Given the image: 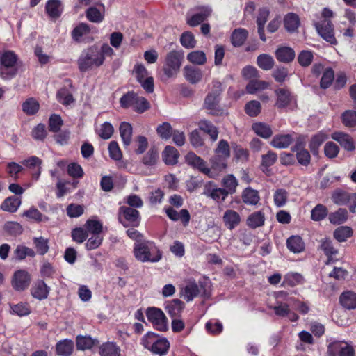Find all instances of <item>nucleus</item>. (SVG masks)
<instances>
[{
	"label": "nucleus",
	"mask_w": 356,
	"mask_h": 356,
	"mask_svg": "<svg viewBox=\"0 0 356 356\" xmlns=\"http://www.w3.org/2000/svg\"><path fill=\"white\" fill-rule=\"evenodd\" d=\"M213 88L215 91L209 93L205 98L204 107L210 111L213 115H219L222 113V110L219 108L218 103L220 101V94L222 91L221 83L219 81L213 83Z\"/></svg>",
	"instance_id": "nucleus-6"
},
{
	"label": "nucleus",
	"mask_w": 356,
	"mask_h": 356,
	"mask_svg": "<svg viewBox=\"0 0 356 356\" xmlns=\"http://www.w3.org/2000/svg\"><path fill=\"white\" fill-rule=\"evenodd\" d=\"M293 137L292 134H277L270 141V145L277 149H285L292 143Z\"/></svg>",
	"instance_id": "nucleus-18"
},
{
	"label": "nucleus",
	"mask_w": 356,
	"mask_h": 356,
	"mask_svg": "<svg viewBox=\"0 0 356 356\" xmlns=\"http://www.w3.org/2000/svg\"><path fill=\"white\" fill-rule=\"evenodd\" d=\"M120 103L122 108L133 107L134 111L139 113L145 112L149 108V104L147 100L143 97L138 96L134 92H128L120 98Z\"/></svg>",
	"instance_id": "nucleus-4"
},
{
	"label": "nucleus",
	"mask_w": 356,
	"mask_h": 356,
	"mask_svg": "<svg viewBox=\"0 0 356 356\" xmlns=\"http://www.w3.org/2000/svg\"><path fill=\"white\" fill-rule=\"evenodd\" d=\"M294 50L289 47H280L275 51V57L277 60L282 63H290L295 58Z\"/></svg>",
	"instance_id": "nucleus-20"
},
{
	"label": "nucleus",
	"mask_w": 356,
	"mask_h": 356,
	"mask_svg": "<svg viewBox=\"0 0 356 356\" xmlns=\"http://www.w3.org/2000/svg\"><path fill=\"white\" fill-rule=\"evenodd\" d=\"M169 347L170 343L168 341L159 336L150 351L154 354H158L162 356L167 353Z\"/></svg>",
	"instance_id": "nucleus-36"
},
{
	"label": "nucleus",
	"mask_w": 356,
	"mask_h": 356,
	"mask_svg": "<svg viewBox=\"0 0 356 356\" xmlns=\"http://www.w3.org/2000/svg\"><path fill=\"white\" fill-rule=\"evenodd\" d=\"M136 259L141 262H157L161 259V252L154 243L145 241L137 242L134 248Z\"/></svg>",
	"instance_id": "nucleus-1"
},
{
	"label": "nucleus",
	"mask_w": 356,
	"mask_h": 356,
	"mask_svg": "<svg viewBox=\"0 0 356 356\" xmlns=\"http://www.w3.org/2000/svg\"><path fill=\"white\" fill-rule=\"evenodd\" d=\"M63 124V120L59 115L53 114L49 120V130L57 133Z\"/></svg>",
	"instance_id": "nucleus-60"
},
{
	"label": "nucleus",
	"mask_w": 356,
	"mask_h": 356,
	"mask_svg": "<svg viewBox=\"0 0 356 356\" xmlns=\"http://www.w3.org/2000/svg\"><path fill=\"white\" fill-rule=\"evenodd\" d=\"M300 24V18L295 13H288L284 18V27L289 32H295L299 27Z\"/></svg>",
	"instance_id": "nucleus-31"
},
{
	"label": "nucleus",
	"mask_w": 356,
	"mask_h": 356,
	"mask_svg": "<svg viewBox=\"0 0 356 356\" xmlns=\"http://www.w3.org/2000/svg\"><path fill=\"white\" fill-rule=\"evenodd\" d=\"M199 127L204 132L208 134L212 141H216L218 138V131L217 128L207 120H201L199 123Z\"/></svg>",
	"instance_id": "nucleus-41"
},
{
	"label": "nucleus",
	"mask_w": 356,
	"mask_h": 356,
	"mask_svg": "<svg viewBox=\"0 0 356 356\" xmlns=\"http://www.w3.org/2000/svg\"><path fill=\"white\" fill-rule=\"evenodd\" d=\"M39 108L40 104L33 97L27 99L22 104V111L29 115L35 114L38 111Z\"/></svg>",
	"instance_id": "nucleus-43"
},
{
	"label": "nucleus",
	"mask_w": 356,
	"mask_h": 356,
	"mask_svg": "<svg viewBox=\"0 0 356 356\" xmlns=\"http://www.w3.org/2000/svg\"><path fill=\"white\" fill-rule=\"evenodd\" d=\"M243 202L248 205H256L260 200L259 193L252 188H246L242 193Z\"/></svg>",
	"instance_id": "nucleus-24"
},
{
	"label": "nucleus",
	"mask_w": 356,
	"mask_h": 356,
	"mask_svg": "<svg viewBox=\"0 0 356 356\" xmlns=\"http://www.w3.org/2000/svg\"><path fill=\"white\" fill-rule=\"evenodd\" d=\"M33 243L37 252L40 255L45 254L49 250L48 240L43 238H34Z\"/></svg>",
	"instance_id": "nucleus-55"
},
{
	"label": "nucleus",
	"mask_w": 356,
	"mask_h": 356,
	"mask_svg": "<svg viewBox=\"0 0 356 356\" xmlns=\"http://www.w3.org/2000/svg\"><path fill=\"white\" fill-rule=\"evenodd\" d=\"M159 335L152 332H148L141 339V344L148 350H151L156 341Z\"/></svg>",
	"instance_id": "nucleus-58"
},
{
	"label": "nucleus",
	"mask_w": 356,
	"mask_h": 356,
	"mask_svg": "<svg viewBox=\"0 0 356 356\" xmlns=\"http://www.w3.org/2000/svg\"><path fill=\"white\" fill-rule=\"evenodd\" d=\"M217 156H222L224 159H227L230 156L229 145L225 140H221L218 143V147L216 149Z\"/></svg>",
	"instance_id": "nucleus-61"
},
{
	"label": "nucleus",
	"mask_w": 356,
	"mask_h": 356,
	"mask_svg": "<svg viewBox=\"0 0 356 356\" xmlns=\"http://www.w3.org/2000/svg\"><path fill=\"white\" fill-rule=\"evenodd\" d=\"M186 163L210 178H215L218 175L212 172L211 169L207 166L206 162L193 152H189L186 156Z\"/></svg>",
	"instance_id": "nucleus-11"
},
{
	"label": "nucleus",
	"mask_w": 356,
	"mask_h": 356,
	"mask_svg": "<svg viewBox=\"0 0 356 356\" xmlns=\"http://www.w3.org/2000/svg\"><path fill=\"white\" fill-rule=\"evenodd\" d=\"M187 59L189 62L198 65H204L207 61L206 54L200 50L190 52L187 55Z\"/></svg>",
	"instance_id": "nucleus-49"
},
{
	"label": "nucleus",
	"mask_w": 356,
	"mask_h": 356,
	"mask_svg": "<svg viewBox=\"0 0 356 356\" xmlns=\"http://www.w3.org/2000/svg\"><path fill=\"white\" fill-rule=\"evenodd\" d=\"M21 204L20 198L15 196L7 197L1 204L2 210L10 213L15 212Z\"/></svg>",
	"instance_id": "nucleus-37"
},
{
	"label": "nucleus",
	"mask_w": 356,
	"mask_h": 356,
	"mask_svg": "<svg viewBox=\"0 0 356 356\" xmlns=\"http://www.w3.org/2000/svg\"><path fill=\"white\" fill-rule=\"evenodd\" d=\"M353 234L352 229L348 226H341L337 228L334 232V237L339 242H343L350 238Z\"/></svg>",
	"instance_id": "nucleus-48"
},
{
	"label": "nucleus",
	"mask_w": 356,
	"mask_h": 356,
	"mask_svg": "<svg viewBox=\"0 0 356 356\" xmlns=\"http://www.w3.org/2000/svg\"><path fill=\"white\" fill-rule=\"evenodd\" d=\"M179 154L178 151L172 146L165 147L162 153L163 160L167 165H175L178 161Z\"/></svg>",
	"instance_id": "nucleus-32"
},
{
	"label": "nucleus",
	"mask_w": 356,
	"mask_h": 356,
	"mask_svg": "<svg viewBox=\"0 0 356 356\" xmlns=\"http://www.w3.org/2000/svg\"><path fill=\"white\" fill-rule=\"evenodd\" d=\"M47 135L45 125L40 123L31 131V136L36 140H43Z\"/></svg>",
	"instance_id": "nucleus-59"
},
{
	"label": "nucleus",
	"mask_w": 356,
	"mask_h": 356,
	"mask_svg": "<svg viewBox=\"0 0 356 356\" xmlns=\"http://www.w3.org/2000/svg\"><path fill=\"white\" fill-rule=\"evenodd\" d=\"M261 104L256 100L248 102L245 106L246 113L251 117L258 115L261 112Z\"/></svg>",
	"instance_id": "nucleus-54"
},
{
	"label": "nucleus",
	"mask_w": 356,
	"mask_h": 356,
	"mask_svg": "<svg viewBox=\"0 0 356 356\" xmlns=\"http://www.w3.org/2000/svg\"><path fill=\"white\" fill-rule=\"evenodd\" d=\"M185 79L192 84L200 82L202 78V72L200 69L186 65L184 67Z\"/></svg>",
	"instance_id": "nucleus-19"
},
{
	"label": "nucleus",
	"mask_w": 356,
	"mask_h": 356,
	"mask_svg": "<svg viewBox=\"0 0 356 356\" xmlns=\"http://www.w3.org/2000/svg\"><path fill=\"white\" fill-rule=\"evenodd\" d=\"M57 98L58 102L63 105H70L74 102L72 95L65 88L58 90L57 92Z\"/></svg>",
	"instance_id": "nucleus-63"
},
{
	"label": "nucleus",
	"mask_w": 356,
	"mask_h": 356,
	"mask_svg": "<svg viewBox=\"0 0 356 356\" xmlns=\"http://www.w3.org/2000/svg\"><path fill=\"white\" fill-rule=\"evenodd\" d=\"M321 249L324 252L325 254L328 257L327 264L331 261V257L338 253V250L333 246L332 241L327 238L321 240Z\"/></svg>",
	"instance_id": "nucleus-42"
},
{
	"label": "nucleus",
	"mask_w": 356,
	"mask_h": 356,
	"mask_svg": "<svg viewBox=\"0 0 356 356\" xmlns=\"http://www.w3.org/2000/svg\"><path fill=\"white\" fill-rule=\"evenodd\" d=\"M332 138L337 141L341 147L348 151L355 149V144L353 138L343 132H335L332 135Z\"/></svg>",
	"instance_id": "nucleus-17"
},
{
	"label": "nucleus",
	"mask_w": 356,
	"mask_h": 356,
	"mask_svg": "<svg viewBox=\"0 0 356 356\" xmlns=\"http://www.w3.org/2000/svg\"><path fill=\"white\" fill-rule=\"evenodd\" d=\"M348 217V213L346 209L339 208L334 212H331L328 215V220L331 224L341 225L346 222Z\"/></svg>",
	"instance_id": "nucleus-29"
},
{
	"label": "nucleus",
	"mask_w": 356,
	"mask_h": 356,
	"mask_svg": "<svg viewBox=\"0 0 356 356\" xmlns=\"http://www.w3.org/2000/svg\"><path fill=\"white\" fill-rule=\"evenodd\" d=\"M314 25L317 33L326 42L331 44H337L334 33V26L331 20L323 19L318 22H314Z\"/></svg>",
	"instance_id": "nucleus-7"
},
{
	"label": "nucleus",
	"mask_w": 356,
	"mask_h": 356,
	"mask_svg": "<svg viewBox=\"0 0 356 356\" xmlns=\"http://www.w3.org/2000/svg\"><path fill=\"white\" fill-rule=\"evenodd\" d=\"M222 221L228 229L233 230L240 225L241 217L237 211L233 209H227L224 212Z\"/></svg>",
	"instance_id": "nucleus-13"
},
{
	"label": "nucleus",
	"mask_w": 356,
	"mask_h": 356,
	"mask_svg": "<svg viewBox=\"0 0 356 356\" xmlns=\"http://www.w3.org/2000/svg\"><path fill=\"white\" fill-rule=\"evenodd\" d=\"M95 344V340L90 337L78 336L76 338V347L79 350L91 348Z\"/></svg>",
	"instance_id": "nucleus-57"
},
{
	"label": "nucleus",
	"mask_w": 356,
	"mask_h": 356,
	"mask_svg": "<svg viewBox=\"0 0 356 356\" xmlns=\"http://www.w3.org/2000/svg\"><path fill=\"white\" fill-rule=\"evenodd\" d=\"M204 194L217 202L225 200L228 195L225 189L217 188L213 182H209L206 185Z\"/></svg>",
	"instance_id": "nucleus-14"
},
{
	"label": "nucleus",
	"mask_w": 356,
	"mask_h": 356,
	"mask_svg": "<svg viewBox=\"0 0 356 356\" xmlns=\"http://www.w3.org/2000/svg\"><path fill=\"white\" fill-rule=\"evenodd\" d=\"M268 83L264 81L254 79L249 81L246 86V91L250 94H254L258 90L268 88Z\"/></svg>",
	"instance_id": "nucleus-46"
},
{
	"label": "nucleus",
	"mask_w": 356,
	"mask_h": 356,
	"mask_svg": "<svg viewBox=\"0 0 356 356\" xmlns=\"http://www.w3.org/2000/svg\"><path fill=\"white\" fill-rule=\"evenodd\" d=\"M288 249L293 253H300L305 250V243L299 236H291L286 241Z\"/></svg>",
	"instance_id": "nucleus-26"
},
{
	"label": "nucleus",
	"mask_w": 356,
	"mask_h": 356,
	"mask_svg": "<svg viewBox=\"0 0 356 356\" xmlns=\"http://www.w3.org/2000/svg\"><path fill=\"white\" fill-rule=\"evenodd\" d=\"M184 308V303L179 299H174L165 306V310L171 316H178Z\"/></svg>",
	"instance_id": "nucleus-45"
},
{
	"label": "nucleus",
	"mask_w": 356,
	"mask_h": 356,
	"mask_svg": "<svg viewBox=\"0 0 356 356\" xmlns=\"http://www.w3.org/2000/svg\"><path fill=\"white\" fill-rule=\"evenodd\" d=\"M252 128L257 136L263 138H269L273 135L270 126L264 122L254 123Z\"/></svg>",
	"instance_id": "nucleus-34"
},
{
	"label": "nucleus",
	"mask_w": 356,
	"mask_h": 356,
	"mask_svg": "<svg viewBox=\"0 0 356 356\" xmlns=\"http://www.w3.org/2000/svg\"><path fill=\"white\" fill-rule=\"evenodd\" d=\"M17 55L11 51L3 52L0 56V75L4 79H10L17 73Z\"/></svg>",
	"instance_id": "nucleus-3"
},
{
	"label": "nucleus",
	"mask_w": 356,
	"mask_h": 356,
	"mask_svg": "<svg viewBox=\"0 0 356 356\" xmlns=\"http://www.w3.org/2000/svg\"><path fill=\"white\" fill-rule=\"evenodd\" d=\"M264 213L261 211H256L251 213L247 218V225L252 229L261 227L264 224Z\"/></svg>",
	"instance_id": "nucleus-35"
},
{
	"label": "nucleus",
	"mask_w": 356,
	"mask_h": 356,
	"mask_svg": "<svg viewBox=\"0 0 356 356\" xmlns=\"http://www.w3.org/2000/svg\"><path fill=\"white\" fill-rule=\"evenodd\" d=\"M99 8L91 6L86 11V18L91 22L100 23L104 17V6L102 3L97 4Z\"/></svg>",
	"instance_id": "nucleus-16"
},
{
	"label": "nucleus",
	"mask_w": 356,
	"mask_h": 356,
	"mask_svg": "<svg viewBox=\"0 0 356 356\" xmlns=\"http://www.w3.org/2000/svg\"><path fill=\"white\" fill-rule=\"evenodd\" d=\"M327 353L329 356H355L353 346L344 341H334L329 343Z\"/></svg>",
	"instance_id": "nucleus-9"
},
{
	"label": "nucleus",
	"mask_w": 356,
	"mask_h": 356,
	"mask_svg": "<svg viewBox=\"0 0 356 356\" xmlns=\"http://www.w3.org/2000/svg\"><path fill=\"white\" fill-rule=\"evenodd\" d=\"M341 305L347 309H356V293L353 291L343 292L340 296Z\"/></svg>",
	"instance_id": "nucleus-28"
},
{
	"label": "nucleus",
	"mask_w": 356,
	"mask_h": 356,
	"mask_svg": "<svg viewBox=\"0 0 356 356\" xmlns=\"http://www.w3.org/2000/svg\"><path fill=\"white\" fill-rule=\"evenodd\" d=\"M180 42L184 47L188 49L195 47L196 44L194 35L189 31L184 32L181 34Z\"/></svg>",
	"instance_id": "nucleus-62"
},
{
	"label": "nucleus",
	"mask_w": 356,
	"mask_h": 356,
	"mask_svg": "<svg viewBox=\"0 0 356 356\" xmlns=\"http://www.w3.org/2000/svg\"><path fill=\"white\" fill-rule=\"evenodd\" d=\"M314 58L313 53L310 51L303 50L298 56V63L302 67H308L312 63Z\"/></svg>",
	"instance_id": "nucleus-56"
},
{
	"label": "nucleus",
	"mask_w": 356,
	"mask_h": 356,
	"mask_svg": "<svg viewBox=\"0 0 356 356\" xmlns=\"http://www.w3.org/2000/svg\"><path fill=\"white\" fill-rule=\"evenodd\" d=\"M79 69L81 72H86L94 67H99L103 64L102 56L99 53V48L90 47L82 51L78 60Z\"/></svg>",
	"instance_id": "nucleus-2"
},
{
	"label": "nucleus",
	"mask_w": 356,
	"mask_h": 356,
	"mask_svg": "<svg viewBox=\"0 0 356 356\" xmlns=\"http://www.w3.org/2000/svg\"><path fill=\"white\" fill-rule=\"evenodd\" d=\"M222 185L225 188V189L227 191V193H234L236 192V188L238 186V181L236 177L230 174L226 175L222 179Z\"/></svg>",
	"instance_id": "nucleus-50"
},
{
	"label": "nucleus",
	"mask_w": 356,
	"mask_h": 356,
	"mask_svg": "<svg viewBox=\"0 0 356 356\" xmlns=\"http://www.w3.org/2000/svg\"><path fill=\"white\" fill-rule=\"evenodd\" d=\"M120 347L113 342L104 343L99 348L101 356H120Z\"/></svg>",
	"instance_id": "nucleus-33"
},
{
	"label": "nucleus",
	"mask_w": 356,
	"mask_h": 356,
	"mask_svg": "<svg viewBox=\"0 0 356 356\" xmlns=\"http://www.w3.org/2000/svg\"><path fill=\"white\" fill-rule=\"evenodd\" d=\"M46 10L51 17H58L62 12L61 2L59 0H49L47 3Z\"/></svg>",
	"instance_id": "nucleus-44"
},
{
	"label": "nucleus",
	"mask_w": 356,
	"mask_h": 356,
	"mask_svg": "<svg viewBox=\"0 0 356 356\" xmlns=\"http://www.w3.org/2000/svg\"><path fill=\"white\" fill-rule=\"evenodd\" d=\"M277 97L275 106L277 108H284L289 106L293 99L291 91L285 88H279L275 90Z\"/></svg>",
	"instance_id": "nucleus-15"
},
{
	"label": "nucleus",
	"mask_w": 356,
	"mask_h": 356,
	"mask_svg": "<svg viewBox=\"0 0 356 356\" xmlns=\"http://www.w3.org/2000/svg\"><path fill=\"white\" fill-rule=\"evenodd\" d=\"M327 139V135L323 132H318L314 135L310 141L309 148L314 155L318 153L319 147Z\"/></svg>",
	"instance_id": "nucleus-38"
},
{
	"label": "nucleus",
	"mask_w": 356,
	"mask_h": 356,
	"mask_svg": "<svg viewBox=\"0 0 356 356\" xmlns=\"http://www.w3.org/2000/svg\"><path fill=\"white\" fill-rule=\"evenodd\" d=\"M184 59V54L181 51H171L165 57V64L163 67L164 74L168 78H171L177 74Z\"/></svg>",
	"instance_id": "nucleus-5"
},
{
	"label": "nucleus",
	"mask_w": 356,
	"mask_h": 356,
	"mask_svg": "<svg viewBox=\"0 0 356 356\" xmlns=\"http://www.w3.org/2000/svg\"><path fill=\"white\" fill-rule=\"evenodd\" d=\"M49 292V288L42 280L37 282L31 289L32 296L39 300L47 298Z\"/></svg>",
	"instance_id": "nucleus-23"
},
{
	"label": "nucleus",
	"mask_w": 356,
	"mask_h": 356,
	"mask_svg": "<svg viewBox=\"0 0 356 356\" xmlns=\"http://www.w3.org/2000/svg\"><path fill=\"white\" fill-rule=\"evenodd\" d=\"M146 315L148 321L156 330L162 332L168 330L167 318L161 309L149 307L147 309Z\"/></svg>",
	"instance_id": "nucleus-8"
},
{
	"label": "nucleus",
	"mask_w": 356,
	"mask_h": 356,
	"mask_svg": "<svg viewBox=\"0 0 356 356\" xmlns=\"http://www.w3.org/2000/svg\"><path fill=\"white\" fill-rule=\"evenodd\" d=\"M274 203L277 207H282L287 202L288 192L283 188L277 189L273 195Z\"/></svg>",
	"instance_id": "nucleus-53"
},
{
	"label": "nucleus",
	"mask_w": 356,
	"mask_h": 356,
	"mask_svg": "<svg viewBox=\"0 0 356 356\" xmlns=\"http://www.w3.org/2000/svg\"><path fill=\"white\" fill-rule=\"evenodd\" d=\"M193 10L194 13L186 17L187 24L192 27L204 22L212 13V8L209 6H198L195 7Z\"/></svg>",
	"instance_id": "nucleus-10"
},
{
	"label": "nucleus",
	"mask_w": 356,
	"mask_h": 356,
	"mask_svg": "<svg viewBox=\"0 0 356 356\" xmlns=\"http://www.w3.org/2000/svg\"><path fill=\"white\" fill-rule=\"evenodd\" d=\"M30 282L29 274L25 270H20L15 273L12 285L15 290L23 291L29 286Z\"/></svg>",
	"instance_id": "nucleus-12"
},
{
	"label": "nucleus",
	"mask_w": 356,
	"mask_h": 356,
	"mask_svg": "<svg viewBox=\"0 0 356 356\" xmlns=\"http://www.w3.org/2000/svg\"><path fill=\"white\" fill-rule=\"evenodd\" d=\"M327 215V208L322 204H318L311 211V219L314 221H321L325 219Z\"/></svg>",
	"instance_id": "nucleus-40"
},
{
	"label": "nucleus",
	"mask_w": 356,
	"mask_h": 356,
	"mask_svg": "<svg viewBox=\"0 0 356 356\" xmlns=\"http://www.w3.org/2000/svg\"><path fill=\"white\" fill-rule=\"evenodd\" d=\"M248 31L243 28L236 29L231 35V42L234 47L242 46L246 40Z\"/></svg>",
	"instance_id": "nucleus-25"
},
{
	"label": "nucleus",
	"mask_w": 356,
	"mask_h": 356,
	"mask_svg": "<svg viewBox=\"0 0 356 356\" xmlns=\"http://www.w3.org/2000/svg\"><path fill=\"white\" fill-rule=\"evenodd\" d=\"M74 349L72 340L65 339L58 341L56 346V353L60 356H70Z\"/></svg>",
	"instance_id": "nucleus-30"
},
{
	"label": "nucleus",
	"mask_w": 356,
	"mask_h": 356,
	"mask_svg": "<svg viewBox=\"0 0 356 356\" xmlns=\"http://www.w3.org/2000/svg\"><path fill=\"white\" fill-rule=\"evenodd\" d=\"M343 124L347 127H356V111L347 110L341 115Z\"/></svg>",
	"instance_id": "nucleus-52"
},
{
	"label": "nucleus",
	"mask_w": 356,
	"mask_h": 356,
	"mask_svg": "<svg viewBox=\"0 0 356 356\" xmlns=\"http://www.w3.org/2000/svg\"><path fill=\"white\" fill-rule=\"evenodd\" d=\"M113 131L114 129L112 124L108 122H105L102 124L101 128L99 130L98 135L102 139L107 140L112 136Z\"/></svg>",
	"instance_id": "nucleus-64"
},
{
	"label": "nucleus",
	"mask_w": 356,
	"mask_h": 356,
	"mask_svg": "<svg viewBox=\"0 0 356 356\" xmlns=\"http://www.w3.org/2000/svg\"><path fill=\"white\" fill-rule=\"evenodd\" d=\"M200 293V289L195 282H189L181 289V297L187 302L191 301Z\"/></svg>",
	"instance_id": "nucleus-22"
},
{
	"label": "nucleus",
	"mask_w": 356,
	"mask_h": 356,
	"mask_svg": "<svg viewBox=\"0 0 356 356\" xmlns=\"http://www.w3.org/2000/svg\"><path fill=\"white\" fill-rule=\"evenodd\" d=\"M355 194L349 193L342 190H336L332 195V200L337 205H345L348 204L353 198L355 199Z\"/></svg>",
	"instance_id": "nucleus-21"
},
{
	"label": "nucleus",
	"mask_w": 356,
	"mask_h": 356,
	"mask_svg": "<svg viewBox=\"0 0 356 356\" xmlns=\"http://www.w3.org/2000/svg\"><path fill=\"white\" fill-rule=\"evenodd\" d=\"M120 134L124 146H129L131 141L132 127L126 122H123L120 126Z\"/></svg>",
	"instance_id": "nucleus-39"
},
{
	"label": "nucleus",
	"mask_w": 356,
	"mask_h": 356,
	"mask_svg": "<svg viewBox=\"0 0 356 356\" xmlns=\"http://www.w3.org/2000/svg\"><path fill=\"white\" fill-rule=\"evenodd\" d=\"M257 65L264 70H270L273 68L275 61L273 57L266 54H260L257 59Z\"/></svg>",
	"instance_id": "nucleus-47"
},
{
	"label": "nucleus",
	"mask_w": 356,
	"mask_h": 356,
	"mask_svg": "<svg viewBox=\"0 0 356 356\" xmlns=\"http://www.w3.org/2000/svg\"><path fill=\"white\" fill-rule=\"evenodd\" d=\"M122 213L129 222L131 223L134 226H138L139 224L140 214L138 211L131 207H122L120 209Z\"/></svg>",
	"instance_id": "nucleus-27"
},
{
	"label": "nucleus",
	"mask_w": 356,
	"mask_h": 356,
	"mask_svg": "<svg viewBox=\"0 0 356 356\" xmlns=\"http://www.w3.org/2000/svg\"><path fill=\"white\" fill-rule=\"evenodd\" d=\"M90 31V28L87 24L81 23L73 29L72 36L74 40L80 41L81 37L87 35Z\"/></svg>",
	"instance_id": "nucleus-51"
}]
</instances>
